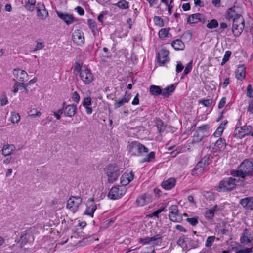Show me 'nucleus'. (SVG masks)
I'll use <instances>...</instances> for the list:
<instances>
[{"label":"nucleus","instance_id":"42","mask_svg":"<svg viewBox=\"0 0 253 253\" xmlns=\"http://www.w3.org/2000/svg\"><path fill=\"white\" fill-rule=\"evenodd\" d=\"M169 30V28L161 29L158 33L159 38L164 39L168 37Z\"/></svg>","mask_w":253,"mask_h":253},{"label":"nucleus","instance_id":"30","mask_svg":"<svg viewBox=\"0 0 253 253\" xmlns=\"http://www.w3.org/2000/svg\"><path fill=\"white\" fill-rule=\"evenodd\" d=\"M225 139L219 138L214 143V149L215 151L224 150L226 147Z\"/></svg>","mask_w":253,"mask_h":253},{"label":"nucleus","instance_id":"10","mask_svg":"<svg viewBox=\"0 0 253 253\" xmlns=\"http://www.w3.org/2000/svg\"><path fill=\"white\" fill-rule=\"evenodd\" d=\"M79 75L81 80L86 85L90 84L94 79L91 71L85 67L83 68Z\"/></svg>","mask_w":253,"mask_h":253},{"label":"nucleus","instance_id":"63","mask_svg":"<svg viewBox=\"0 0 253 253\" xmlns=\"http://www.w3.org/2000/svg\"><path fill=\"white\" fill-rule=\"evenodd\" d=\"M226 102V98L225 97H222L221 100H220L218 104V108L219 109L222 108L225 105Z\"/></svg>","mask_w":253,"mask_h":253},{"label":"nucleus","instance_id":"56","mask_svg":"<svg viewBox=\"0 0 253 253\" xmlns=\"http://www.w3.org/2000/svg\"><path fill=\"white\" fill-rule=\"evenodd\" d=\"M211 99H203L199 101V103L203 105L205 107H209L212 104Z\"/></svg>","mask_w":253,"mask_h":253},{"label":"nucleus","instance_id":"3","mask_svg":"<svg viewBox=\"0 0 253 253\" xmlns=\"http://www.w3.org/2000/svg\"><path fill=\"white\" fill-rule=\"evenodd\" d=\"M104 171L107 177V181L109 183H113L116 181L120 175V169L115 164L107 165L104 169Z\"/></svg>","mask_w":253,"mask_h":253},{"label":"nucleus","instance_id":"12","mask_svg":"<svg viewBox=\"0 0 253 253\" xmlns=\"http://www.w3.org/2000/svg\"><path fill=\"white\" fill-rule=\"evenodd\" d=\"M253 240V231L246 228L240 237V242L241 244L248 245Z\"/></svg>","mask_w":253,"mask_h":253},{"label":"nucleus","instance_id":"5","mask_svg":"<svg viewBox=\"0 0 253 253\" xmlns=\"http://www.w3.org/2000/svg\"><path fill=\"white\" fill-rule=\"evenodd\" d=\"M209 135V125H202L197 127L193 135L192 142L193 143L200 142L204 138L208 137Z\"/></svg>","mask_w":253,"mask_h":253},{"label":"nucleus","instance_id":"26","mask_svg":"<svg viewBox=\"0 0 253 253\" xmlns=\"http://www.w3.org/2000/svg\"><path fill=\"white\" fill-rule=\"evenodd\" d=\"M16 150V147L13 144H4L2 149V154L4 156H9Z\"/></svg>","mask_w":253,"mask_h":253},{"label":"nucleus","instance_id":"41","mask_svg":"<svg viewBox=\"0 0 253 253\" xmlns=\"http://www.w3.org/2000/svg\"><path fill=\"white\" fill-rule=\"evenodd\" d=\"M87 23L90 29L91 30L92 32L93 33V35H95L98 32L96 22L94 20L89 19H88Z\"/></svg>","mask_w":253,"mask_h":253},{"label":"nucleus","instance_id":"38","mask_svg":"<svg viewBox=\"0 0 253 253\" xmlns=\"http://www.w3.org/2000/svg\"><path fill=\"white\" fill-rule=\"evenodd\" d=\"M150 92L153 95L158 96L162 95V89L159 86L152 85L150 87Z\"/></svg>","mask_w":253,"mask_h":253},{"label":"nucleus","instance_id":"54","mask_svg":"<svg viewBox=\"0 0 253 253\" xmlns=\"http://www.w3.org/2000/svg\"><path fill=\"white\" fill-rule=\"evenodd\" d=\"M238 247H236V253H249L252 252V249L253 247L251 248H245L244 249H238Z\"/></svg>","mask_w":253,"mask_h":253},{"label":"nucleus","instance_id":"11","mask_svg":"<svg viewBox=\"0 0 253 253\" xmlns=\"http://www.w3.org/2000/svg\"><path fill=\"white\" fill-rule=\"evenodd\" d=\"M34 238L31 229H28L22 233L19 241V246L24 247L28 243L34 241Z\"/></svg>","mask_w":253,"mask_h":253},{"label":"nucleus","instance_id":"50","mask_svg":"<svg viewBox=\"0 0 253 253\" xmlns=\"http://www.w3.org/2000/svg\"><path fill=\"white\" fill-rule=\"evenodd\" d=\"M215 239V237L214 236H209L206 241L205 246L207 247H211Z\"/></svg>","mask_w":253,"mask_h":253},{"label":"nucleus","instance_id":"51","mask_svg":"<svg viewBox=\"0 0 253 253\" xmlns=\"http://www.w3.org/2000/svg\"><path fill=\"white\" fill-rule=\"evenodd\" d=\"M232 53L230 51H226L225 53L224 57L222 59L221 65L223 66L224 65L229 59Z\"/></svg>","mask_w":253,"mask_h":253},{"label":"nucleus","instance_id":"37","mask_svg":"<svg viewBox=\"0 0 253 253\" xmlns=\"http://www.w3.org/2000/svg\"><path fill=\"white\" fill-rule=\"evenodd\" d=\"M212 158L211 154H208L204 156L200 162H202L203 166L206 168L212 162Z\"/></svg>","mask_w":253,"mask_h":253},{"label":"nucleus","instance_id":"33","mask_svg":"<svg viewBox=\"0 0 253 253\" xmlns=\"http://www.w3.org/2000/svg\"><path fill=\"white\" fill-rule=\"evenodd\" d=\"M175 87L173 84H171L163 89H162V95L164 97H167L170 95L175 90Z\"/></svg>","mask_w":253,"mask_h":253},{"label":"nucleus","instance_id":"40","mask_svg":"<svg viewBox=\"0 0 253 253\" xmlns=\"http://www.w3.org/2000/svg\"><path fill=\"white\" fill-rule=\"evenodd\" d=\"M155 158V152L151 151L140 161V163L151 162L153 161Z\"/></svg>","mask_w":253,"mask_h":253},{"label":"nucleus","instance_id":"32","mask_svg":"<svg viewBox=\"0 0 253 253\" xmlns=\"http://www.w3.org/2000/svg\"><path fill=\"white\" fill-rule=\"evenodd\" d=\"M238 14L236 13L235 9V7H232L229 8L225 14V18L228 21L233 20V19L235 18L236 15Z\"/></svg>","mask_w":253,"mask_h":253},{"label":"nucleus","instance_id":"64","mask_svg":"<svg viewBox=\"0 0 253 253\" xmlns=\"http://www.w3.org/2000/svg\"><path fill=\"white\" fill-rule=\"evenodd\" d=\"M247 110L251 113H253V100L249 102Z\"/></svg>","mask_w":253,"mask_h":253},{"label":"nucleus","instance_id":"28","mask_svg":"<svg viewBox=\"0 0 253 253\" xmlns=\"http://www.w3.org/2000/svg\"><path fill=\"white\" fill-rule=\"evenodd\" d=\"M129 94L126 92L124 97L119 100H116L114 104L115 109H117L122 106L124 103H127L129 101Z\"/></svg>","mask_w":253,"mask_h":253},{"label":"nucleus","instance_id":"31","mask_svg":"<svg viewBox=\"0 0 253 253\" xmlns=\"http://www.w3.org/2000/svg\"><path fill=\"white\" fill-rule=\"evenodd\" d=\"M171 46L176 50H183L185 47L184 43L180 39L174 40L171 43Z\"/></svg>","mask_w":253,"mask_h":253},{"label":"nucleus","instance_id":"29","mask_svg":"<svg viewBox=\"0 0 253 253\" xmlns=\"http://www.w3.org/2000/svg\"><path fill=\"white\" fill-rule=\"evenodd\" d=\"M176 184V180L174 178H170L163 181L162 183V187L166 190L172 189Z\"/></svg>","mask_w":253,"mask_h":253},{"label":"nucleus","instance_id":"62","mask_svg":"<svg viewBox=\"0 0 253 253\" xmlns=\"http://www.w3.org/2000/svg\"><path fill=\"white\" fill-rule=\"evenodd\" d=\"M63 109H59L57 111L54 112L53 115L56 118L57 120H59L61 118V115L64 113Z\"/></svg>","mask_w":253,"mask_h":253},{"label":"nucleus","instance_id":"45","mask_svg":"<svg viewBox=\"0 0 253 253\" xmlns=\"http://www.w3.org/2000/svg\"><path fill=\"white\" fill-rule=\"evenodd\" d=\"M218 26V22L216 19H212L207 24V27L209 29H213L217 27Z\"/></svg>","mask_w":253,"mask_h":253},{"label":"nucleus","instance_id":"36","mask_svg":"<svg viewBox=\"0 0 253 253\" xmlns=\"http://www.w3.org/2000/svg\"><path fill=\"white\" fill-rule=\"evenodd\" d=\"M227 123V121L222 122L220 124V125L217 127L216 131L213 134V135L215 137H220L222 135L223 131L225 128V126L226 125Z\"/></svg>","mask_w":253,"mask_h":253},{"label":"nucleus","instance_id":"57","mask_svg":"<svg viewBox=\"0 0 253 253\" xmlns=\"http://www.w3.org/2000/svg\"><path fill=\"white\" fill-rule=\"evenodd\" d=\"M83 68L82 65L79 62H76L74 66V72H77L80 74L83 70Z\"/></svg>","mask_w":253,"mask_h":253},{"label":"nucleus","instance_id":"14","mask_svg":"<svg viewBox=\"0 0 253 253\" xmlns=\"http://www.w3.org/2000/svg\"><path fill=\"white\" fill-rule=\"evenodd\" d=\"M169 219L174 222H178L181 220V216L179 215L177 206L175 205H171L169 208Z\"/></svg>","mask_w":253,"mask_h":253},{"label":"nucleus","instance_id":"53","mask_svg":"<svg viewBox=\"0 0 253 253\" xmlns=\"http://www.w3.org/2000/svg\"><path fill=\"white\" fill-rule=\"evenodd\" d=\"M138 241L139 243L142 245H148L150 244V237H146L145 238H140L138 239Z\"/></svg>","mask_w":253,"mask_h":253},{"label":"nucleus","instance_id":"46","mask_svg":"<svg viewBox=\"0 0 253 253\" xmlns=\"http://www.w3.org/2000/svg\"><path fill=\"white\" fill-rule=\"evenodd\" d=\"M153 20L155 24L159 27H163L164 25L163 19L159 16H154Z\"/></svg>","mask_w":253,"mask_h":253},{"label":"nucleus","instance_id":"61","mask_svg":"<svg viewBox=\"0 0 253 253\" xmlns=\"http://www.w3.org/2000/svg\"><path fill=\"white\" fill-rule=\"evenodd\" d=\"M72 99L73 101L78 103L80 100V97L79 94L77 91H74L72 94Z\"/></svg>","mask_w":253,"mask_h":253},{"label":"nucleus","instance_id":"15","mask_svg":"<svg viewBox=\"0 0 253 253\" xmlns=\"http://www.w3.org/2000/svg\"><path fill=\"white\" fill-rule=\"evenodd\" d=\"M152 201V198L149 194H142L139 195L136 201L137 205L139 206H143L150 203Z\"/></svg>","mask_w":253,"mask_h":253},{"label":"nucleus","instance_id":"13","mask_svg":"<svg viewBox=\"0 0 253 253\" xmlns=\"http://www.w3.org/2000/svg\"><path fill=\"white\" fill-rule=\"evenodd\" d=\"M72 40L74 43L77 45L81 46L84 43V34L80 30H76L72 34Z\"/></svg>","mask_w":253,"mask_h":253},{"label":"nucleus","instance_id":"17","mask_svg":"<svg viewBox=\"0 0 253 253\" xmlns=\"http://www.w3.org/2000/svg\"><path fill=\"white\" fill-rule=\"evenodd\" d=\"M205 16L201 13H195L190 15L187 18V22L190 24L197 23L201 22L203 23L206 21Z\"/></svg>","mask_w":253,"mask_h":253},{"label":"nucleus","instance_id":"6","mask_svg":"<svg viewBox=\"0 0 253 253\" xmlns=\"http://www.w3.org/2000/svg\"><path fill=\"white\" fill-rule=\"evenodd\" d=\"M237 181V179L233 177L225 178L219 182L217 190L218 192L231 191L235 188Z\"/></svg>","mask_w":253,"mask_h":253},{"label":"nucleus","instance_id":"27","mask_svg":"<svg viewBox=\"0 0 253 253\" xmlns=\"http://www.w3.org/2000/svg\"><path fill=\"white\" fill-rule=\"evenodd\" d=\"M205 167L203 166L202 162L200 161L196 165L195 167L191 171V175L194 176H197L201 175L205 169Z\"/></svg>","mask_w":253,"mask_h":253},{"label":"nucleus","instance_id":"24","mask_svg":"<svg viewBox=\"0 0 253 253\" xmlns=\"http://www.w3.org/2000/svg\"><path fill=\"white\" fill-rule=\"evenodd\" d=\"M220 210L221 209L219 207L217 204H215L211 208L206 211L205 213V217L207 220H211L213 219L215 213Z\"/></svg>","mask_w":253,"mask_h":253},{"label":"nucleus","instance_id":"21","mask_svg":"<svg viewBox=\"0 0 253 253\" xmlns=\"http://www.w3.org/2000/svg\"><path fill=\"white\" fill-rule=\"evenodd\" d=\"M246 68L244 65H239L235 72V77L238 80L243 81L245 79Z\"/></svg>","mask_w":253,"mask_h":253},{"label":"nucleus","instance_id":"7","mask_svg":"<svg viewBox=\"0 0 253 253\" xmlns=\"http://www.w3.org/2000/svg\"><path fill=\"white\" fill-rule=\"evenodd\" d=\"M126 191V189L124 186H115L110 190L108 197L112 200H117L124 196Z\"/></svg>","mask_w":253,"mask_h":253},{"label":"nucleus","instance_id":"58","mask_svg":"<svg viewBox=\"0 0 253 253\" xmlns=\"http://www.w3.org/2000/svg\"><path fill=\"white\" fill-rule=\"evenodd\" d=\"M246 95L249 97H253V89L251 84H249L247 88Z\"/></svg>","mask_w":253,"mask_h":253},{"label":"nucleus","instance_id":"18","mask_svg":"<svg viewBox=\"0 0 253 253\" xmlns=\"http://www.w3.org/2000/svg\"><path fill=\"white\" fill-rule=\"evenodd\" d=\"M65 102H63V107L62 109L64 112V114L65 116L72 117H73L76 112L77 111V106L74 104H70L67 105L66 106Z\"/></svg>","mask_w":253,"mask_h":253},{"label":"nucleus","instance_id":"16","mask_svg":"<svg viewBox=\"0 0 253 253\" xmlns=\"http://www.w3.org/2000/svg\"><path fill=\"white\" fill-rule=\"evenodd\" d=\"M97 209L96 205L94 203L93 199H88L86 204V209L84 212V214L88 215L91 217H93V214Z\"/></svg>","mask_w":253,"mask_h":253},{"label":"nucleus","instance_id":"59","mask_svg":"<svg viewBox=\"0 0 253 253\" xmlns=\"http://www.w3.org/2000/svg\"><path fill=\"white\" fill-rule=\"evenodd\" d=\"M83 106L86 107L89 106L91 104V98L90 97H87L84 98L83 101Z\"/></svg>","mask_w":253,"mask_h":253},{"label":"nucleus","instance_id":"8","mask_svg":"<svg viewBox=\"0 0 253 253\" xmlns=\"http://www.w3.org/2000/svg\"><path fill=\"white\" fill-rule=\"evenodd\" d=\"M252 126L251 125H245L242 126L236 127L234 133V136L238 139H242L252 132Z\"/></svg>","mask_w":253,"mask_h":253},{"label":"nucleus","instance_id":"19","mask_svg":"<svg viewBox=\"0 0 253 253\" xmlns=\"http://www.w3.org/2000/svg\"><path fill=\"white\" fill-rule=\"evenodd\" d=\"M13 73L14 76L21 82H24L28 80V74L23 70L20 69H14Z\"/></svg>","mask_w":253,"mask_h":253},{"label":"nucleus","instance_id":"52","mask_svg":"<svg viewBox=\"0 0 253 253\" xmlns=\"http://www.w3.org/2000/svg\"><path fill=\"white\" fill-rule=\"evenodd\" d=\"M19 87H25L26 88V85L24 84L23 83L16 82H15L14 85V89L13 90V92L15 93L18 92L19 90Z\"/></svg>","mask_w":253,"mask_h":253},{"label":"nucleus","instance_id":"39","mask_svg":"<svg viewBox=\"0 0 253 253\" xmlns=\"http://www.w3.org/2000/svg\"><path fill=\"white\" fill-rule=\"evenodd\" d=\"M114 5L122 10L127 9L129 7V2L126 0H121Z\"/></svg>","mask_w":253,"mask_h":253},{"label":"nucleus","instance_id":"23","mask_svg":"<svg viewBox=\"0 0 253 253\" xmlns=\"http://www.w3.org/2000/svg\"><path fill=\"white\" fill-rule=\"evenodd\" d=\"M58 16L67 25H70L74 22V17L71 14L63 13L56 11Z\"/></svg>","mask_w":253,"mask_h":253},{"label":"nucleus","instance_id":"4","mask_svg":"<svg viewBox=\"0 0 253 253\" xmlns=\"http://www.w3.org/2000/svg\"><path fill=\"white\" fill-rule=\"evenodd\" d=\"M245 27V20L241 14H237L233 19L232 31L235 37L239 36Z\"/></svg>","mask_w":253,"mask_h":253},{"label":"nucleus","instance_id":"20","mask_svg":"<svg viewBox=\"0 0 253 253\" xmlns=\"http://www.w3.org/2000/svg\"><path fill=\"white\" fill-rule=\"evenodd\" d=\"M134 173L132 171H126L121 177V183L123 186L129 184L134 178Z\"/></svg>","mask_w":253,"mask_h":253},{"label":"nucleus","instance_id":"48","mask_svg":"<svg viewBox=\"0 0 253 253\" xmlns=\"http://www.w3.org/2000/svg\"><path fill=\"white\" fill-rule=\"evenodd\" d=\"M192 69V61H191L187 64V65L183 71V75L181 78L182 79L184 76L187 75L191 71Z\"/></svg>","mask_w":253,"mask_h":253},{"label":"nucleus","instance_id":"1","mask_svg":"<svg viewBox=\"0 0 253 253\" xmlns=\"http://www.w3.org/2000/svg\"><path fill=\"white\" fill-rule=\"evenodd\" d=\"M253 171V164L248 159L244 160L238 168V169L232 170L230 174L234 177H241L244 178L246 176H251Z\"/></svg>","mask_w":253,"mask_h":253},{"label":"nucleus","instance_id":"47","mask_svg":"<svg viewBox=\"0 0 253 253\" xmlns=\"http://www.w3.org/2000/svg\"><path fill=\"white\" fill-rule=\"evenodd\" d=\"M20 119V115L18 113H16L15 112H12L11 117H10V120L13 123H17Z\"/></svg>","mask_w":253,"mask_h":253},{"label":"nucleus","instance_id":"44","mask_svg":"<svg viewBox=\"0 0 253 253\" xmlns=\"http://www.w3.org/2000/svg\"><path fill=\"white\" fill-rule=\"evenodd\" d=\"M156 126L160 133L163 132L165 129V127L164 125V123L160 119L157 121Z\"/></svg>","mask_w":253,"mask_h":253},{"label":"nucleus","instance_id":"34","mask_svg":"<svg viewBox=\"0 0 253 253\" xmlns=\"http://www.w3.org/2000/svg\"><path fill=\"white\" fill-rule=\"evenodd\" d=\"M162 236L158 234L154 236L150 237V242L153 246L159 245L162 242Z\"/></svg>","mask_w":253,"mask_h":253},{"label":"nucleus","instance_id":"35","mask_svg":"<svg viewBox=\"0 0 253 253\" xmlns=\"http://www.w3.org/2000/svg\"><path fill=\"white\" fill-rule=\"evenodd\" d=\"M186 239L184 235L180 237L177 241V244L182 247L183 250L188 251L189 248H188V246L186 244Z\"/></svg>","mask_w":253,"mask_h":253},{"label":"nucleus","instance_id":"55","mask_svg":"<svg viewBox=\"0 0 253 253\" xmlns=\"http://www.w3.org/2000/svg\"><path fill=\"white\" fill-rule=\"evenodd\" d=\"M186 220L192 226H195L198 223L197 217L187 218Z\"/></svg>","mask_w":253,"mask_h":253},{"label":"nucleus","instance_id":"49","mask_svg":"<svg viewBox=\"0 0 253 253\" xmlns=\"http://www.w3.org/2000/svg\"><path fill=\"white\" fill-rule=\"evenodd\" d=\"M37 15L39 19H45L48 16V12L45 10H42L37 13Z\"/></svg>","mask_w":253,"mask_h":253},{"label":"nucleus","instance_id":"2","mask_svg":"<svg viewBox=\"0 0 253 253\" xmlns=\"http://www.w3.org/2000/svg\"><path fill=\"white\" fill-rule=\"evenodd\" d=\"M129 153L132 156H140L149 151L148 148L138 141H132L129 143L127 146Z\"/></svg>","mask_w":253,"mask_h":253},{"label":"nucleus","instance_id":"25","mask_svg":"<svg viewBox=\"0 0 253 253\" xmlns=\"http://www.w3.org/2000/svg\"><path fill=\"white\" fill-rule=\"evenodd\" d=\"M240 204L247 210H253V197H248L242 199L240 201Z\"/></svg>","mask_w":253,"mask_h":253},{"label":"nucleus","instance_id":"9","mask_svg":"<svg viewBox=\"0 0 253 253\" xmlns=\"http://www.w3.org/2000/svg\"><path fill=\"white\" fill-rule=\"evenodd\" d=\"M82 201V198L79 196H71L67 201L66 208L75 213L78 211Z\"/></svg>","mask_w":253,"mask_h":253},{"label":"nucleus","instance_id":"60","mask_svg":"<svg viewBox=\"0 0 253 253\" xmlns=\"http://www.w3.org/2000/svg\"><path fill=\"white\" fill-rule=\"evenodd\" d=\"M44 47V45L43 44V42H38L32 52L35 53L37 51L43 49Z\"/></svg>","mask_w":253,"mask_h":253},{"label":"nucleus","instance_id":"22","mask_svg":"<svg viewBox=\"0 0 253 253\" xmlns=\"http://www.w3.org/2000/svg\"><path fill=\"white\" fill-rule=\"evenodd\" d=\"M169 52L166 50H161L158 54V61L162 65L169 61Z\"/></svg>","mask_w":253,"mask_h":253},{"label":"nucleus","instance_id":"43","mask_svg":"<svg viewBox=\"0 0 253 253\" xmlns=\"http://www.w3.org/2000/svg\"><path fill=\"white\" fill-rule=\"evenodd\" d=\"M199 244L200 243L198 239H191L189 243L188 248H189V250L197 248L199 247Z\"/></svg>","mask_w":253,"mask_h":253}]
</instances>
